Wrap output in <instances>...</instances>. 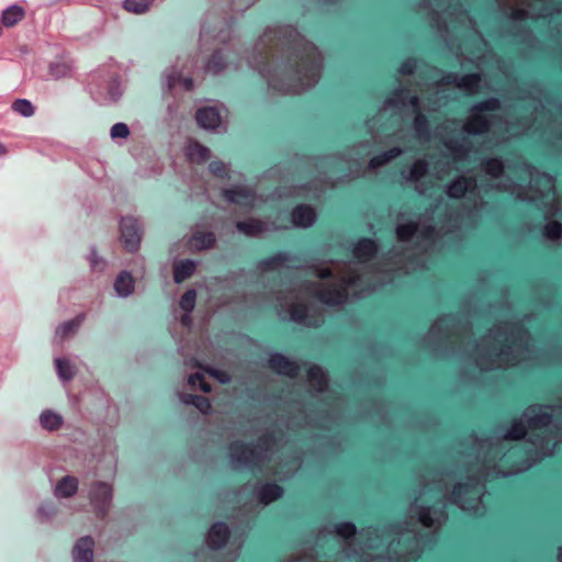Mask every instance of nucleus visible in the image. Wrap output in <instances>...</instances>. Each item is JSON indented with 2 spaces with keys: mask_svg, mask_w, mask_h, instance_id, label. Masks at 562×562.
<instances>
[{
  "mask_svg": "<svg viewBox=\"0 0 562 562\" xmlns=\"http://www.w3.org/2000/svg\"><path fill=\"white\" fill-rule=\"evenodd\" d=\"M292 55H294V64L291 67L296 77L295 87H310L319 77V64L308 53L295 50Z\"/></svg>",
  "mask_w": 562,
  "mask_h": 562,
  "instance_id": "obj_1",
  "label": "nucleus"
},
{
  "mask_svg": "<svg viewBox=\"0 0 562 562\" xmlns=\"http://www.w3.org/2000/svg\"><path fill=\"white\" fill-rule=\"evenodd\" d=\"M113 490L109 483H94L90 491V499L97 517L104 518L108 515Z\"/></svg>",
  "mask_w": 562,
  "mask_h": 562,
  "instance_id": "obj_2",
  "label": "nucleus"
},
{
  "mask_svg": "<svg viewBox=\"0 0 562 562\" xmlns=\"http://www.w3.org/2000/svg\"><path fill=\"white\" fill-rule=\"evenodd\" d=\"M228 449L232 460L244 467H256L259 460V453L256 449L244 443L243 440H233Z\"/></svg>",
  "mask_w": 562,
  "mask_h": 562,
  "instance_id": "obj_3",
  "label": "nucleus"
},
{
  "mask_svg": "<svg viewBox=\"0 0 562 562\" xmlns=\"http://www.w3.org/2000/svg\"><path fill=\"white\" fill-rule=\"evenodd\" d=\"M120 231L125 248L133 254L138 249L140 243V231L137 221L133 217H123Z\"/></svg>",
  "mask_w": 562,
  "mask_h": 562,
  "instance_id": "obj_4",
  "label": "nucleus"
},
{
  "mask_svg": "<svg viewBox=\"0 0 562 562\" xmlns=\"http://www.w3.org/2000/svg\"><path fill=\"white\" fill-rule=\"evenodd\" d=\"M268 367L276 373L290 378H295L300 370V367L295 361L290 360L288 356L281 352L270 355Z\"/></svg>",
  "mask_w": 562,
  "mask_h": 562,
  "instance_id": "obj_5",
  "label": "nucleus"
},
{
  "mask_svg": "<svg viewBox=\"0 0 562 562\" xmlns=\"http://www.w3.org/2000/svg\"><path fill=\"white\" fill-rule=\"evenodd\" d=\"M231 537L232 532L227 524L225 521H216L212 524L206 541L211 550L218 551L227 544Z\"/></svg>",
  "mask_w": 562,
  "mask_h": 562,
  "instance_id": "obj_6",
  "label": "nucleus"
},
{
  "mask_svg": "<svg viewBox=\"0 0 562 562\" xmlns=\"http://www.w3.org/2000/svg\"><path fill=\"white\" fill-rule=\"evenodd\" d=\"M312 295L319 302L329 306L340 305L348 297L346 289L336 285L317 290Z\"/></svg>",
  "mask_w": 562,
  "mask_h": 562,
  "instance_id": "obj_7",
  "label": "nucleus"
},
{
  "mask_svg": "<svg viewBox=\"0 0 562 562\" xmlns=\"http://www.w3.org/2000/svg\"><path fill=\"white\" fill-rule=\"evenodd\" d=\"M378 243L370 237H361L353 245V258L359 262H368L378 254Z\"/></svg>",
  "mask_w": 562,
  "mask_h": 562,
  "instance_id": "obj_8",
  "label": "nucleus"
},
{
  "mask_svg": "<svg viewBox=\"0 0 562 562\" xmlns=\"http://www.w3.org/2000/svg\"><path fill=\"white\" fill-rule=\"evenodd\" d=\"M223 196L234 204L240 206H254L255 193L247 187L234 186L223 192Z\"/></svg>",
  "mask_w": 562,
  "mask_h": 562,
  "instance_id": "obj_9",
  "label": "nucleus"
},
{
  "mask_svg": "<svg viewBox=\"0 0 562 562\" xmlns=\"http://www.w3.org/2000/svg\"><path fill=\"white\" fill-rule=\"evenodd\" d=\"M291 220L294 226L310 227L316 220V213L312 205L300 203L293 206Z\"/></svg>",
  "mask_w": 562,
  "mask_h": 562,
  "instance_id": "obj_10",
  "label": "nucleus"
},
{
  "mask_svg": "<svg viewBox=\"0 0 562 562\" xmlns=\"http://www.w3.org/2000/svg\"><path fill=\"white\" fill-rule=\"evenodd\" d=\"M284 490L276 481L263 483L257 491V498L259 503L268 505L283 496Z\"/></svg>",
  "mask_w": 562,
  "mask_h": 562,
  "instance_id": "obj_11",
  "label": "nucleus"
},
{
  "mask_svg": "<svg viewBox=\"0 0 562 562\" xmlns=\"http://www.w3.org/2000/svg\"><path fill=\"white\" fill-rule=\"evenodd\" d=\"M92 537L80 538L72 548L74 562H93Z\"/></svg>",
  "mask_w": 562,
  "mask_h": 562,
  "instance_id": "obj_12",
  "label": "nucleus"
},
{
  "mask_svg": "<svg viewBox=\"0 0 562 562\" xmlns=\"http://www.w3.org/2000/svg\"><path fill=\"white\" fill-rule=\"evenodd\" d=\"M198 125L206 128L214 130L221 123V115L215 108L199 109L195 113Z\"/></svg>",
  "mask_w": 562,
  "mask_h": 562,
  "instance_id": "obj_13",
  "label": "nucleus"
},
{
  "mask_svg": "<svg viewBox=\"0 0 562 562\" xmlns=\"http://www.w3.org/2000/svg\"><path fill=\"white\" fill-rule=\"evenodd\" d=\"M475 187L473 177H459L449 184L448 195L450 198L459 199L468 192H472Z\"/></svg>",
  "mask_w": 562,
  "mask_h": 562,
  "instance_id": "obj_14",
  "label": "nucleus"
},
{
  "mask_svg": "<svg viewBox=\"0 0 562 562\" xmlns=\"http://www.w3.org/2000/svg\"><path fill=\"white\" fill-rule=\"evenodd\" d=\"M458 77L456 74L450 72L446 76L445 82L447 85H456L460 88H467L473 90L477 88L481 82L482 76L480 72H471L460 77L459 81H457Z\"/></svg>",
  "mask_w": 562,
  "mask_h": 562,
  "instance_id": "obj_15",
  "label": "nucleus"
},
{
  "mask_svg": "<svg viewBox=\"0 0 562 562\" xmlns=\"http://www.w3.org/2000/svg\"><path fill=\"white\" fill-rule=\"evenodd\" d=\"M400 100H402L403 102L407 101L409 105L413 108V112H415V114L417 113V111H422L419 105V98L416 94H411L409 91L405 88H400L391 91L390 97L387 98V103L396 104L397 101Z\"/></svg>",
  "mask_w": 562,
  "mask_h": 562,
  "instance_id": "obj_16",
  "label": "nucleus"
},
{
  "mask_svg": "<svg viewBox=\"0 0 562 562\" xmlns=\"http://www.w3.org/2000/svg\"><path fill=\"white\" fill-rule=\"evenodd\" d=\"M306 373L308 381L312 382L318 391H325L327 389L328 376L322 367L317 364H311L308 366Z\"/></svg>",
  "mask_w": 562,
  "mask_h": 562,
  "instance_id": "obj_17",
  "label": "nucleus"
},
{
  "mask_svg": "<svg viewBox=\"0 0 562 562\" xmlns=\"http://www.w3.org/2000/svg\"><path fill=\"white\" fill-rule=\"evenodd\" d=\"M78 490V480L75 476L67 475L56 483L55 495L60 497L74 496Z\"/></svg>",
  "mask_w": 562,
  "mask_h": 562,
  "instance_id": "obj_18",
  "label": "nucleus"
},
{
  "mask_svg": "<svg viewBox=\"0 0 562 562\" xmlns=\"http://www.w3.org/2000/svg\"><path fill=\"white\" fill-rule=\"evenodd\" d=\"M195 270V263L191 259L177 262L173 266V281L181 283L191 278Z\"/></svg>",
  "mask_w": 562,
  "mask_h": 562,
  "instance_id": "obj_19",
  "label": "nucleus"
},
{
  "mask_svg": "<svg viewBox=\"0 0 562 562\" xmlns=\"http://www.w3.org/2000/svg\"><path fill=\"white\" fill-rule=\"evenodd\" d=\"M187 156L191 161L202 164L210 158V149L196 140H191L187 146Z\"/></svg>",
  "mask_w": 562,
  "mask_h": 562,
  "instance_id": "obj_20",
  "label": "nucleus"
},
{
  "mask_svg": "<svg viewBox=\"0 0 562 562\" xmlns=\"http://www.w3.org/2000/svg\"><path fill=\"white\" fill-rule=\"evenodd\" d=\"M215 240V235L212 231H207L206 233L198 231L191 236V247L198 250L210 249L214 247Z\"/></svg>",
  "mask_w": 562,
  "mask_h": 562,
  "instance_id": "obj_21",
  "label": "nucleus"
},
{
  "mask_svg": "<svg viewBox=\"0 0 562 562\" xmlns=\"http://www.w3.org/2000/svg\"><path fill=\"white\" fill-rule=\"evenodd\" d=\"M182 401L184 404L193 405L202 414H209L212 411L211 400L204 395L184 394Z\"/></svg>",
  "mask_w": 562,
  "mask_h": 562,
  "instance_id": "obj_22",
  "label": "nucleus"
},
{
  "mask_svg": "<svg viewBox=\"0 0 562 562\" xmlns=\"http://www.w3.org/2000/svg\"><path fill=\"white\" fill-rule=\"evenodd\" d=\"M272 63H273V53H272L271 47L265 48L260 53V60H259V64L257 66V71L262 77H266L269 82H270V80H271V78L273 76L272 71H271Z\"/></svg>",
  "mask_w": 562,
  "mask_h": 562,
  "instance_id": "obj_23",
  "label": "nucleus"
},
{
  "mask_svg": "<svg viewBox=\"0 0 562 562\" xmlns=\"http://www.w3.org/2000/svg\"><path fill=\"white\" fill-rule=\"evenodd\" d=\"M413 130H415V134L420 138H428L430 135L429 119L422 111H417L415 119H413Z\"/></svg>",
  "mask_w": 562,
  "mask_h": 562,
  "instance_id": "obj_24",
  "label": "nucleus"
},
{
  "mask_svg": "<svg viewBox=\"0 0 562 562\" xmlns=\"http://www.w3.org/2000/svg\"><path fill=\"white\" fill-rule=\"evenodd\" d=\"M114 289L120 295H131L134 289V279L131 272H120Z\"/></svg>",
  "mask_w": 562,
  "mask_h": 562,
  "instance_id": "obj_25",
  "label": "nucleus"
},
{
  "mask_svg": "<svg viewBox=\"0 0 562 562\" xmlns=\"http://www.w3.org/2000/svg\"><path fill=\"white\" fill-rule=\"evenodd\" d=\"M491 121L486 115L477 114L465 126L468 133L476 135L485 133L490 130Z\"/></svg>",
  "mask_w": 562,
  "mask_h": 562,
  "instance_id": "obj_26",
  "label": "nucleus"
},
{
  "mask_svg": "<svg viewBox=\"0 0 562 562\" xmlns=\"http://www.w3.org/2000/svg\"><path fill=\"white\" fill-rule=\"evenodd\" d=\"M25 11L19 5H11L2 13V23L7 27H12L24 19Z\"/></svg>",
  "mask_w": 562,
  "mask_h": 562,
  "instance_id": "obj_27",
  "label": "nucleus"
},
{
  "mask_svg": "<svg viewBox=\"0 0 562 562\" xmlns=\"http://www.w3.org/2000/svg\"><path fill=\"white\" fill-rule=\"evenodd\" d=\"M237 229L247 236H257L263 232V224L259 220L250 218L236 223Z\"/></svg>",
  "mask_w": 562,
  "mask_h": 562,
  "instance_id": "obj_28",
  "label": "nucleus"
},
{
  "mask_svg": "<svg viewBox=\"0 0 562 562\" xmlns=\"http://www.w3.org/2000/svg\"><path fill=\"white\" fill-rule=\"evenodd\" d=\"M402 154V149L398 147H393L386 151H382L375 156H373L369 161V168H380L387 164L389 161L395 159Z\"/></svg>",
  "mask_w": 562,
  "mask_h": 562,
  "instance_id": "obj_29",
  "label": "nucleus"
},
{
  "mask_svg": "<svg viewBox=\"0 0 562 562\" xmlns=\"http://www.w3.org/2000/svg\"><path fill=\"white\" fill-rule=\"evenodd\" d=\"M85 319H86V313L78 314L75 318L63 323L57 328V334L63 339H65V337H70V335L74 334L80 327V325L85 322Z\"/></svg>",
  "mask_w": 562,
  "mask_h": 562,
  "instance_id": "obj_30",
  "label": "nucleus"
},
{
  "mask_svg": "<svg viewBox=\"0 0 562 562\" xmlns=\"http://www.w3.org/2000/svg\"><path fill=\"white\" fill-rule=\"evenodd\" d=\"M289 260V255L284 250H277L274 254L261 260L260 265L265 270H276L279 266Z\"/></svg>",
  "mask_w": 562,
  "mask_h": 562,
  "instance_id": "obj_31",
  "label": "nucleus"
},
{
  "mask_svg": "<svg viewBox=\"0 0 562 562\" xmlns=\"http://www.w3.org/2000/svg\"><path fill=\"white\" fill-rule=\"evenodd\" d=\"M418 229V224L411 221L405 224H398L395 228L396 237L401 241H409L414 238Z\"/></svg>",
  "mask_w": 562,
  "mask_h": 562,
  "instance_id": "obj_32",
  "label": "nucleus"
},
{
  "mask_svg": "<svg viewBox=\"0 0 562 562\" xmlns=\"http://www.w3.org/2000/svg\"><path fill=\"white\" fill-rule=\"evenodd\" d=\"M40 422L43 428L47 430H56L61 426V416L53 411H44L41 414Z\"/></svg>",
  "mask_w": 562,
  "mask_h": 562,
  "instance_id": "obj_33",
  "label": "nucleus"
},
{
  "mask_svg": "<svg viewBox=\"0 0 562 562\" xmlns=\"http://www.w3.org/2000/svg\"><path fill=\"white\" fill-rule=\"evenodd\" d=\"M226 66V58L221 50H215L207 60L206 69L213 74L222 71Z\"/></svg>",
  "mask_w": 562,
  "mask_h": 562,
  "instance_id": "obj_34",
  "label": "nucleus"
},
{
  "mask_svg": "<svg viewBox=\"0 0 562 562\" xmlns=\"http://www.w3.org/2000/svg\"><path fill=\"white\" fill-rule=\"evenodd\" d=\"M541 233L549 239L558 240L562 237V223L550 221L542 226Z\"/></svg>",
  "mask_w": 562,
  "mask_h": 562,
  "instance_id": "obj_35",
  "label": "nucleus"
},
{
  "mask_svg": "<svg viewBox=\"0 0 562 562\" xmlns=\"http://www.w3.org/2000/svg\"><path fill=\"white\" fill-rule=\"evenodd\" d=\"M527 435V428L521 419L514 418L510 429L506 434V438L510 440H520Z\"/></svg>",
  "mask_w": 562,
  "mask_h": 562,
  "instance_id": "obj_36",
  "label": "nucleus"
},
{
  "mask_svg": "<svg viewBox=\"0 0 562 562\" xmlns=\"http://www.w3.org/2000/svg\"><path fill=\"white\" fill-rule=\"evenodd\" d=\"M12 111L19 113L22 116L30 117L34 114L35 109L30 100L27 99H16L11 104Z\"/></svg>",
  "mask_w": 562,
  "mask_h": 562,
  "instance_id": "obj_37",
  "label": "nucleus"
},
{
  "mask_svg": "<svg viewBox=\"0 0 562 562\" xmlns=\"http://www.w3.org/2000/svg\"><path fill=\"white\" fill-rule=\"evenodd\" d=\"M499 108H501L499 100L495 97H491V98L484 99V100L475 103L473 106V111L476 113L495 112V111L499 110Z\"/></svg>",
  "mask_w": 562,
  "mask_h": 562,
  "instance_id": "obj_38",
  "label": "nucleus"
},
{
  "mask_svg": "<svg viewBox=\"0 0 562 562\" xmlns=\"http://www.w3.org/2000/svg\"><path fill=\"white\" fill-rule=\"evenodd\" d=\"M356 532V525L352 521H340L335 525V533L346 540L352 539Z\"/></svg>",
  "mask_w": 562,
  "mask_h": 562,
  "instance_id": "obj_39",
  "label": "nucleus"
},
{
  "mask_svg": "<svg viewBox=\"0 0 562 562\" xmlns=\"http://www.w3.org/2000/svg\"><path fill=\"white\" fill-rule=\"evenodd\" d=\"M290 316L294 323H305L308 317V307L304 303H295L290 308Z\"/></svg>",
  "mask_w": 562,
  "mask_h": 562,
  "instance_id": "obj_40",
  "label": "nucleus"
},
{
  "mask_svg": "<svg viewBox=\"0 0 562 562\" xmlns=\"http://www.w3.org/2000/svg\"><path fill=\"white\" fill-rule=\"evenodd\" d=\"M56 370L63 381H70L74 376V367L68 360L57 359L55 361Z\"/></svg>",
  "mask_w": 562,
  "mask_h": 562,
  "instance_id": "obj_41",
  "label": "nucleus"
},
{
  "mask_svg": "<svg viewBox=\"0 0 562 562\" xmlns=\"http://www.w3.org/2000/svg\"><path fill=\"white\" fill-rule=\"evenodd\" d=\"M195 299H196L195 290L189 289L182 294L179 305L184 312L190 313L194 310Z\"/></svg>",
  "mask_w": 562,
  "mask_h": 562,
  "instance_id": "obj_42",
  "label": "nucleus"
},
{
  "mask_svg": "<svg viewBox=\"0 0 562 562\" xmlns=\"http://www.w3.org/2000/svg\"><path fill=\"white\" fill-rule=\"evenodd\" d=\"M474 477H470L468 482H458L453 486L452 497L454 502H459L465 494L472 492V482Z\"/></svg>",
  "mask_w": 562,
  "mask_h": 562,
  "instance_id": "obj_43",
  "label": "nucleus"
},
{
  "mask_svg": "<svg viewBox=\"0 0 562 562\" xmlns=\"http://www.w3.org/2000/svg\"><path fill=\"white\" fill-rule=\"evenodd\" d=\"M552 417V414L543 412L529 418L528 424L533 429L544 428L551 423Z\"/></svg>",
  "mask_w": 562,
  "mask_h": 562,
  "instance_id": "obj_44",
  "label": "nucleus"
},
{
  "mask_svg": "<svg viewBox=\"0 0 562 562\" xmlns=\"http://www.w3.org/2000/svg\"><path fill=\"white\" fill-rule=\"evenodd\" d=\"M189 384L199 387L201 391L209 393L212 391L211 384L205 381L203 373L195 372L189 376Z\"/></svg>",
  "mask_w": 562,
  "mask_h": 562,
  "instance_id": "obj_45",
  "label": "nucleus"
},
{
  "mask_svg": "<svg viewBox=\"0 0 562 562\" xmlns=\"http://www.w3.org/2000/svg\"><path fill=\"white\" fill-rule=\"evenodd\" d=\"M417 57L416 56H408L401 61L398 67L396 68V71L401 75H413L414 70L417 67Z\"/></svg>",
  "mask_w": 562,
  "mask_h": 562,
  "instance_id": "obj_46",
  "label": "nucleus"
},
{
  "mask_svg": "<svg viewBox=\"0 0 562 562\" xmlns=\"http://www.w3.org/2000/svg\"><path fill=\"white\" fill-rule=\"evenodd\" d=\"M485 170L493 177L499 176L504 170V165L498 158H490L484 162Z\"/></svg>",
  "mask_w": 562,
  "mask_h": 562,
  "instance_id": "obj_47",
  "label": "nucleus"
},
{
  "mask_svg": "<svg viewBox=\"0 0 562 562\" xmlns=\"http://www.w3.org/2000/svg\"><path fill=\"white\" fill-rule=\"evenodd\" d=\"M427 173V162L425 160H416L409 169V178L418 180Z\"/></svg>",
  "mask_w": 562,
  "mask_h": 562,
  "instance_id": "obj_48",
  "label": "nucleus"
},
{
  "mask_svg": "<svg viewBox=\"0 0 562 562\" xmlns=\"http://www.w3.org/2000/svg\"><path fill=\"white\" fill-rule=\"evenodd\" d=\"M149 7L148 0H125L124 8L127 11H132L135 13H143L145 12Z\"/></svg>",
  "mask_w": 562,
  "mask_h": 562,
  "instance_id": "obj_49",
  "label": "nucleus"
},
{
  "mask_svg": "<svg viewBox=\"0 0 562 562\" xmlns=\"http://www.w3.org/2000/svg\"><path fill=\"white\" fill-rule=\"evenodd\" d=\"M445 146L454 154V160H459L464 157L469 149L463 145H459L456 139H450L445 143Z\"/></svg>",
  "mask_w": 562,
  "mask_h": 562,
  "instance_id": "obj_50",
  "label": "nucleus"
},
{
  "mask_svg": "<svg viewBox=\"0 0 562 562\" xmlns=\"http://www.w3.org/2000/svg\"><path fill=\"white\" fill-rule=\"evenodd\" d=\"M130 135V128L126 123L117 122L114 123L111 130L112 138H125Z\"/></svg>",
  "mask_w": 562,
  "mask_h": 562,
  "instance_id": "obj_51",
  "label": "nucleus"
},
{
  "mask_svg": "<svg viewBox=\"0 0 562 562\" xmlns=\"http://www.w3.org/2000/svg\"><path fill=\"white\" fill-rule=\"evenodd\" d=\"M209 168L210 171L218 178H226L228 176L226 165L223 161L213 160L210 162Z\"/></svg>",
  "mask_w": 562,
  "mask_h": 562,
  "instance_id": "obj_52",
  "label": "nucleus"
},
{
  "mask_svg": "<svg viewBox=\"0 0 562 562\" xmlns=\"http://www.w3.org/2000/svg\"><path fill=\"white\" fill-rule=\"evenodd\" d=\"M418 520L420 524H423L426 528H431L434 524V518L430 514V508H420L418 512Z\"/></svg>",
  "mask_w": 562,
  "mask_h": 562,
  "instance_id": "obj_53",
  "label": "nucleus"
},
{
  "mask_svg": "<svg viewBox=\"0 0 562 562\" xmlns=\"http://www.w3.org/2000/svg\"><path fill=\"white\" fill-rule=\"evenodd\" d=\"M273 436L271 434H265L258 438L257 447L267 450L271 446Z\"/></svg>",
  "mask_w": 562,
  "mask_h": 562,
  "instance_id": "obj_54",
  "label": "nucleus"
},
{
  "mask_svg": "<svg viewBox=\"0 0 562 562\" xmlns=\"http://www.w3.org/2000/svg\"><path fill=\"white\" fill-rule=\"evenodd\" d=\"M420 237L426 240H432L436 237V227L432 225L426 226L420 233Z\"/></svg>",
  "mask_w": 562,
  "mask_h": 562,
  "instance_id": "obj_55",
  "label": "nucleus"
},
{
  "mask_svg": "<svg viewBox=\"0 0 562 562\" xmlns=\"http://www.w3.org/2000/svg\"><path fill=\"white\" fill-rule=\"evenodd\" d=\"M317 277L322 280H329L334 278V272L330 268H323L317 273Z\"/></svg>",
  "mask_w": 562,
  "mask_h": 562,
  "instance_id": "obj_56",
  "label": "nucleus"
},
{
  "mask_svg": "<svg viewBox=\"0 0 562 562\" xmlns=\"http://www.w3.org/2000/svg\"><path fill=\"white\" fill-rule=\"evenodd\" d=\"M181 324L183 326H191L192 324V318L190 317V314L186 312V314L182 315L181 317Z\"/></svg>",
  "mask_w": 562,
  "mask_h": 562,
  "instance_id": "obj_57",
  "label": "nucleus"
},
{
  "mask_svg": "<svg viewBox=\"0 0 562 562\" xmlns=\"http://www.w3.org/2000/svg\"><path fill=\"white\" fill-rule=\"evenodd\" d=\"M183 85L188 91H191L194 88V81L192 78H186Z\"/></svg>",
  "mask_w": 562,
  "mask_h": 562,
  "instance_id": "obj_58",
  "label": "nucleus"
},
{
  "mask_svg": "<svg viewBox=\"0 0 562 562\" xmlns=\"http://www.w3.org/2000/svg\"><path fill=\"white\" fill-rule=\"evenodd\" d=\"M526 12L524 10H515L514 19H525Z\"/></svg>",
  "mask_w": 562,
  "mask_h": 562,
  "instance_id": "obj_59",
  "label": "nucleus"
},
{
  "mask_svg": "<svg viewBox=\"0 0 562 562\" xmlns=\"http://www.w3.org/2000/svg\"><path fill=\"white\" fill-rule=\"evenodd\" d=\"M8 154V148L3 143L0 142V156H4Z\"/></svg>",
  "mask_w": 562,
  "mask_h": 562,
  "instance_id": "obj_60",
  "label": "nucleus"
},
{
  "mask_svg": "<svg viewBox=\"0 0 562 562\" xmlns=\"http://www.w3.org/2000/svg\"><path fill=\"white\" fill-rule=\"evenodd\" d=\"M391 528H392V530H393L395 533H398V532H400V524H398V522H393V524H391Z\"/></svg>",
  "mask_w": 562,
  "mask_h": 562,
  "instance_id": "obj_61",
  "label": "nucleus"
},
{
  "mask_svg": "<svg viewBox=\"0 0 562 562\" xmlns=\"http://www.w3.org/2000/svg\"><path fill=\"white\" fill-rule=\"evenodd\" d=\"M420 537L424 539V540H429L431 538V535L429 532H423L420 533Z\"/></svg>",
  "mask_w": 562,
  "mask_h": 562,
  "instance_id": "obj_62",
  "label": "nucleus"
},
{
  "mask_svg": "<svg viewBox=\"0 0 562 562\" xmlns=\"http://www.w3.org/2000/svg\"><path fill=\"white\" fill-rule=\"evenodd\" d=\"M58 68H59V66H56L55 68L53 67V68H50V71H53V74H54V70L58 69Z\"/></svg>",
  "mask_w": 562,
  "mask_h": 562,
  "instance_id": "obj_63",
  "label": "nucleus"
},
{
  "mask_svg": "<svg viewBox=\"0 0 562 562\" xmlns=\"http://www.w3.org/2000/svg\"><path fill=\"white\" fill-rule=\"evenodd\" d=\"M1 33H2V27L0 26V35H1Z\"/></svg>",
  "mask_w": 562,
  "mask_h": 562,
  "instance_id": "obj_64",
  "label": "nucleus"
}]
</instances>
